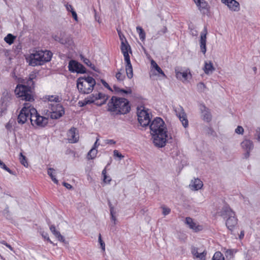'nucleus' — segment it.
<instances>
[{
  "label": "nucleus",
  "mask_w": 260,
  "mask_h": 260,
  "mask_svg": "<svg viewBox=\"0 0 260 260\" xmlns=\"http://www.w3.org/2000/svg\"><path fill=\"white\" fill-rule=\"evenodd\" d=\"M151 133L153 135V143L158 147H163L166 142L172 140L171 136H169L165 122L160 117L155 118L149 125Z\"/></svg>",
  "instance_id": "1"
},
{
  "label": "nucleus",
  "mask_w": 260,
  "mask_h": 260,
  "mask_svg": "<svg viewBox=\"0 0 260 260\" xmlns=\"http://www.w3.org/2000/svg\"><path fill=\"white\" fill-rule=\"evenodd\" d=\"M107 110L116 114H126L131 110L129 102L125 98L113 96L108 103Z\"/></svg>",
  "instance_id": "2"
},
{
  "label": "nucleus",
  "mask_w": 260,
  "mask_h": 260,
  "mask_svg": "<svg viewBox=\"0 0 260 260\" xmlns=\"http://www.w3.org/2000/svg\"><path fill=\"white\" fill-rule=\"evenodd\" d=\"M52 53L48 50H40L30 54L26 57V61L29 65L32 67L41 66L49 61L52 58Z\"/></svg>",
  "instance_id": "3"
},
{
  "label": "nucleus",
  "mask_w": 260,
  "mask_h": 260,
  "mask_svg": "<svg viewBox=\"0 0 260 260\" xmlns=\"http://www.w3.org/2000/svg\"><path fill=\"white\" fill-rule=\"evenodd\" d=\"M96 84L95 79L91 76L80 77L77 80V87L82 94L90 93Z\"/></svg>",
  "instance_id": "4"
},
{
  "label": "nucleus",
  "mask_w": 260,
  "mask_h": 260,
  "mask_svg": "<svg viewBox=\"0 0 260 260\" xmlns=\"http://www.w3.org/2000/svg\"><path fill=\"white\" fill-rule=\"evenodd\" d=\"M220 215L225 220V225L232 233L238 224L235 212L229 206H225L220 212Z\"/></svg>",
  "instance_id": "5"
},
{
  "label": "nucleus",
  "mask_w": 260,
  "mask_h": 260,
  "mask_svg": "<svg viewBox=\"0 0 260 260\" xmlns=\"http://www.w3.org/2000/svg\"><path fill=\"white\" fill-rule=\"evenodd\" d=\"M15 93L18 97L21 98L23 100L28 102L34 101L32 94V88L28 85H17L15 89Z\"/></svg>",
  "instance_id": "6"
},
{
  "label": "nucleus",
  "mask_w": 260,
  "mask_h": 260,
  "mask_svg": "<svg viewBox=\"0 0 260 260\" xmlns=\"http://www.w3.org/2000/svg\"><path fill=\"white\" fill-rule=\"evenodd\" d=\"M46 111V115L52 119H57L64 114V108L60 104H48V109L45 110L44 112Z\"/></svg>",
  "instance_id": "7"
},
{
  "label": "nucleus",
  "mask_w": 260,
  "mask_h": 260,
  "mask_svg": "<svg viewBox=\"0 0 260 260\" xmlns=\"http://www.w3.org/2000/svg\"><path fill=\"white\" fill-rule=\"evenodd\" d=\"M148 109H146L144 107L137 108L138 119L140 125L143 127H146L149 125L151 119Z\"/></svg>",
  "instance_id": "8"
},
{
  "label": "nucleus",
  "mask_w": 260,
  "mask_h": 260,
  "mask_svg": "<svg viewBox=\"0 0 260 260\" xmlns=\"http://www.w3.org/2000/svg\"><path fill=\"white\" fill-rule=\"evenodd\" d=\"M68 69L72 73L84 74L86 73L85 68L80 63L75 60H71L69 61Z\"/></svg>",
  "instance_id": "9"
},
{
  "label": "nucleus",
  "mask_w": 260,
  "mask_h": 260,
  "mask_svg": "<svg viewBox=\"0 0 260 260\" xmlns=\"http://www.w3.org/2000/svg\"><path fill=\"white\" fill-rule=\"evenodd\" d=\"M177 116L179 118L184 127H187L188 125V121L187 119V116L185 114L183 107L181 106H178L174 107Z\"/></svg>",
  "instance_id": "10"
},
{
  "label": "nucleus",
  "mask_w": 260,
  "mask_h": 260,
  "mask_svg": "<svg viewBox=\"0 0 260 260\" xmlns=\"http://www.w3.org/2000/svg\"><path fill=\"white\" fill-rule=\"evenodd\" d=\"M28 104H26L24 107L21 110L19 114L17 117V122L19 124H24L29 116V107H27Z\"/></svg>",
  "instance_id": "11"
},
{
  "label": "nucleus",
  "mask_w": 260,
  "mask_h": 260,
  "mask_svg": "<svg viewBox=\"0 0 260 260\" xmlns=\"http://www.w3.org/2000/svg\"><path fill=\"white\" fill-rule=\"evenodd\" d=\"M208 34L207 26H204L203 30L201 33L200 39V47L201 51L205 54L206 52L207 35Z\"/></svg>",
  "instance_id": "12"
},
{
  "label": "nucleus",
  "mask_w": 260,
  "mask_h": 260,
  "mask_svg": "<svg viewBox=\"0 0 260 260\" xmlns=\"http://www.w3.org/2000/svg\"><path fill=\"white\" fill-rule=\"evenodd\" d=\"M200 110L203 119L206 122H210L212 119V115L210 110L203 104L200 105Z\"/></svg>",
  "instance_id": "13"
},
{
  "label": "nucleus",
  "mask_w": 260,
  "mask_h": 260,
  "mask_svg": "<svg viewBox=\"0 0 260 260\" xmlns=\"http://www.w3.org/2000/svg\"><path fill=\"white\" fill-rule=\"evenodd\" d=\"M68 140L70 143H74L78 141L79 134L76 128L72 127L68 132Z\"/></svg>",
  "instance_id": "14"
},
{
  "label": "nucleus",
  "mask_w": 260,
  "mask_h": 260,
  "mask_svg": "<svg viewBox=\"0 0 260 260\" xmlns=\"http://www.w3.org/2000/svg\"><path fill=\"white\" fill-rule=\"evenodd\" d=\"M223 4L227 5L228 8L233 11H239L240 10V4L235 0H221Z\"/></svg>",
  "instance_id": "15"
},
{
  "label": "nucleus",
  "mask_w": 260,
  "mask_h": 260,
  "mask_svg": "<svg viewBox=\"0 0 260 260\" xmlns=\"http://www.w3.org/2000/svg\"><path fill=\"white\" fill-rule=\"evenodd\" d=\"M194 3L201 13L205 14L208 12L209 8V5L205 1L196 0Z\"/></svg>",
  "instance_id": "16"
},
{
  "label": "nucleus",
  "mask_w": 260,
  "mask_h": 260,
  "mask_svg": "<svg viewBox=\"0 0 260 260\" xmlns=\"http://www.w3.org/2000/svg\"><path fill=\"white\" fill-rule=\"evenodd\" d=\"M175 73L176 78L179 80H182L183 82L187 80L188 73L191 76L189 70H186L185 72H182L179 70V68H176L175 69Z\"/></svg>",
  "instance_id": "17"
},
{
  "label": "nucleus",
  "mask_w": 260,
  "mask_h": 260,
  "mask_svg": "<svg viewBox=\"0 0 260 260\" xmlns=\"http://www.w3.org/2000/svg\"><path fill=\"white\" fill-rule=\"evenodd\" d=\"M185 223L187 224L189 228L193 230L196 232L199 231L201 230V226L193 222L192 219L189 217H187L185 218Z\"/></svg>",
  "instance_id": "18"
},
{
  "label": "nucleus",
  "mask_w": 260,
  "mask_h": 260,
  "mask_svg": "<svg viewBox=\"0 0 260 260\" xmlns=\"http://www.w3.org/2000/svg\"><path fill=\"white\" fill-rule=\"evenodd\" d=\"M242 148L245 151H251L253 148V144L252 141L248 139H245L241 143Z\"/></svg>",
  "instance_id": "19"
},
{
  "label": "nucleus",
  "mask_w": 260,
  "mask_h": 260,
  "mask_svg": "<svg viewBox=\"0 0 260 260\" xmlns=\"http://www.w3.org/2000/svg\"><path fill=\"white\" fill-rule=\"evenodd\" d=\"M35 124L37 126L40 127H44L48 123V118L44 116H39L35 120Z\"/></svg>",
  "instance_id": "20"
},
{
  "label": "nucleus",
  "mask_w": 260,
  "mask_h": 260,
  "mask_svg": "<svg viewBox=\"0 0 260 260\" xmlns=\"http://www.w3.org/2000/svg\"><path fill=\"white\" fill-rule=\"evenodd\" d=\"M215 70V68L214 67L213 63L211 61L205 62L203 70L206 74H211Z\"/></svg>",
  "instance_id": "21"
},
{
  "label": "nucleus",
  "mask_w": 260,
  "mask_h": 260,
  "mask_svg": "<svg viewBox=\"0 0 260 260\" xmlns=\"http://www.w3.org/2000/svg\"><path fill=\"white\" fill-rule=\"evenodd\" d=\"M50 230L51 231L52 233L54 235V236L58 239V241L62 242H65V239L63 236L60 234L59 231L56 230L54 225H51L50 226Z\"/></svg>",
  "instance_id": "22"
},
{
  "label": "nucleus",
  "mask_w": 260,
  "mask_h": 260,
  "mask_svg": "<svg viewBox=\"0 0 260 260\" xmlns=\"http://www.w3.org/2000/svg\"><path fill=\"white\" fill-rule=\"evenodd\" d=\"M203 185L202 181L199 178L192 180L189 186L196 190L201 189Z\"/></svg>",
  "instance_id": "23"
},
{
  "label": "nucleus",
  "mask_w": 260,
  "mask_h": 260,
  "mask_svg": "<svg viewBox=\"0 0 260 260\" xmlns=\"http://www.w3.org/2000/svg\"><path fill=\"white\" fill-rule=\"evenodd\" d=\"M191 254L196 258H198L200 259H204L205 257V255L206 254V253L204 252H198V249L197 248L192 246L191 247Z\"/></svg>",
  "instance_id": "24"
},
{
  "label": "nucleus",
  "mask_w": 260,
  "mask_h": 260,
  "mask_svg": "<svg viewBox=\"0 0 260 260\" xmlns=\"http://www.w3.org/2000/svg\"><path fill=\"white\" fill-rule=\"evenodd\" d=\"M29 116L28 118L30 119L31 123L32 125H34L35 124V120L39 116V114L38 113L37 110L34 108L29 107Z\"/></svg>",
  "instance_id": "25"
},
{
  "label": "nucleus",
  "mask_w": 260,
  "mask_h": 260,
  "mask_svg": "<svg viewBox=\"0 0 260 260\" xmlns=\"http://www.w3.org/2000/svg\"><path fill=\"white\" fill-rule=\"evenodd\" d=\"M120 49L123 54H124L125 53H128V50L130 53H132L131 46L127 43V41H126L125 42L124 41H122V42L121 43Z\"/></svg>",
  "instance_id": "26"
},
{
  "label": "nucleus",
  "mask_w": 260,
  "mask_h": 260,
  "mask_svg": "<svg viewBox=\"0 0 260 260\" xmlns=\"http://www.w3.org/2000/svg\"><path fill=\"white\" fill-rule=\"evenodd\" d=\"M44 99L48 100V101L55 102L56 103H59L61 101V98H59V96L54 95H45Z\"/></svg>",
  "instance_id": "27"
},
{
  "label": "nucleus",
  "mask_w": 260,
  "mask_h": 260,
  "mask_svg": "<svg viewBox=\"0 0 260 260\" xmlns=\"http://www.w3.org/2000/svg\"><path fill=\"white\" fill-rule=\"evenodd\" d=\"M60 44L66 45V46H71L73 41L71 38L69 36L65 37L64 35H62L61 38Z\"/></svg>",
  "instance_id": "28"
},
{
  "label": "nucleus",
  "mask_w": 260,
  "mask_h": 260,
  "mask_svg": "<svg viewBox=\"0 0 260 260\" xmlns=\"http://www.w3.org/2000/svg\"><path fill=\"white\" fill-rule=\"evenodd\" d=\"M151 65L159 74L161 75L164 77H166V76L164 72L162 71L161 68L157 65L156 62L153 59L151 60Z\"/></svg>",
  "instance_id": "29"
},
{
  "label": "nucleus",
  "mask_w": 260,
  "mask_h": 260,
  "mask_svg": "<svg viewBox=\"0 0 260 260\" xmlns=\"http://www.w3.org/2000/svg\"><path fill=\"white\" fill-rule=\"evenodd\" d=\"M137 31L139 34L140 40L144 41L145 40L146 34L142 27L138 26L136 27Z\"/></svg>",
  "instance_id": "30"
},
{
  "label": "nucleus",
  "mask_w": 260,
  "mask_h": 260,
  "mask_svg": "<svg viewBox=\"0 0 260 260\" xmlns=\"http://www.w3.org/2000/svg\"><path fill=\"white\" fill-rule=\"evenodd\" d=\"M98 150L95 147H92L87 154V158L88 159H92L94 158L97 154Z\"/></svg>",
  "instance_id": "31"
},
{
  "label": "nucleus",
  "mask_w": 260,
  "mask_h": 260,
  "mask_svg": "<svg viewBox=\"0 0 260 260\" xmlns=\"http://www.w3.org/2000/svg\"><path fill=\"white\" fill-rule=\"evenodd\" d=\"M96 95V100H103V101L101 102V104L96 103V105H102L105 103L107 98L106 97V95L104 93L99 92L98 93L95 94Z\"/></svg>",
  "instance_id": "32"
},
{
  "label": "nucleus",
  "mask_w": 260,
  "mask_h": 260,
  "mask_svg": "<svg viewBox=\"0 0 260 260\" xmlns=\"http://www.w3.org/2000/svg\"><path fill=\"white\" fill-rule=\"evenodd\" d=\"M16 39V37L13 36L11 34H9L7 35L6 37H5L4 40L5 41L8 43L9 45H11L13 43L14 40Z\"/></svg>",
  "instance_id": "33"
},
{
  "label": "nucleus",
  "mask_w": 260,
  "mask_h": 260,
  "mask_svg": "<svg viewBox=\"0 0 260 260\" xmlns=\"http://www.w3.org/2000/svg\"><path fill=\"white\" fill-rule=\"evenodd\" d=\"M53 171H54V169L49 168L48 170V174L51 177L52 180L54 182V183L57 184L58 183V181L56 179V178L54 177V176L53 175Z\"/></svg>",
  "instance_id": "34"
},
{
  "label": "nucleus",
  "mask_w": 260,
  "mask_h": 260,
  "mask_svg": "<svg viewBox=\"0 0 260 260\" xmlns=\"http://www.w3.org/2000/svg\"><path fill=\"white\" fill-rule=\"evenodd\" d=\"M213 260H224L223 254L220 251L216 252L212 258Z\"/></svg>",
  "instance_id": "35"
},
{
  "label": "nucleus",
  "mask_w": 260,
  "mask_h": 260,
  "mask_svg": "<svg viewBox=\"0 0 260 260\" xmlns=\"http://www.w3.org/2000/svg\"><path fill=\"white\" fill-rule=\"evenodd\" d=\"M19 159L21 164L23 165L25 167H27L28 162L26 160V157L23 155L22 153H20L19 155Z\"/></svg>",
  "instance_id": "36"
},
{
  "label": "nucleus",
  "mask_w": 260,
  "mask_h": 260,
  "mask_svg": "<svg viewBox=\"0 0 260 260\" xmlns=\"http://www.w3.org/2000/svg\"><path fill=\"white\" fill-rule=\"evenodd\" d=\"M206 88V86L205 84L202 82H199L197 84V89L199 92H203L205 91V89Z\"/></svg>",
  "instance_id": "37"
},
{
  "label": "nucleus",
  "mask_w": 260,
  "mask_h": 260,
  "mask_svg": "<svg viewBox=\"0 0 260 260\" xmlns=\"http://www.w3.org/2000/svg\"><path fill=\"white\" fill-rule=\"evenodd\" d=\"M126 73L129 79H132L133 77V67L125 68Z\"/></svg>",
  "instance_id": "38"
},
{
  "label": "nucleus",
  "mask_w": 260,
  "mask_h": 260,
  "mask_svg": "<svg viewBox=\"0 0 260 260\" xmlns=\"http://www.w3.org/2000/svg\"><path fill=\"white\" fill-rule=\"evenodd\" d=\"M0 167L2 169H3L4 170H6L8 172H9L10 174H13V173L12 171H11L8 167H7L6 165L0 160Z\"/></svg>",
  "instance_id": "39"
},
{
  "label": "nucleus",
  "mask_w": 260,
  "mask_h": 260,
  "mask_svg": "<svg viewBox=\"0 0 260 260\" xmlns=\"http://www.w3.org/2000/svg\"><path fill=\"white\" fill-rule=\"evenodd\" d=\"M86 101H89V102H91L90 104L93 103L95 101H96V95L95 94H92L86 98Z\"/></svg>",
  "instance_id": "40"
},
{
  "label": "nucleus",
  "mask_w": 260,
  "mask_h": 260,
  "mask_svg": "<svg viewBox=\"0 0 260 260\" xmlns=\"http://www.w3.org/2000/svg\"><path fill=\"white\" fill-rule=\"evenodd\" d=\"M116 78L118 81H123L125 78V76L123 75L121 72H118L116 74Z\"/></svg>",
  "instance_id": "41"
},
{
  "label": "nucleus",
  "mask_w": 260,
  "mask_h": 260,
  "mask_svg": "<svg viewBox=\"0 0 260 260\" xmlns=\"http://www.w3.org/2000/svg\"><path fill=\"white\" fill-rule=\"evenodd\" d=\"M113 155L114 157H117L119 160H121L124 158V156L122 155L118 150H115L113 151Z\"/></svg>",
  "instance_id": "42"
},
{
  "label": "nucleus",
  "mask_w": 260,
  "mask_h": 260,
  "mask_svg": "<svg viewBox=\"0 0 260 260\" xmlns=\"http://www.w3.org/2000/svg\"><path fill=\"white\" fill-rule=\"evenodd\" d=\"M83 62L84 63H85L87 66L90 67L91 69H92L93 70L96 71L94 69V66L93 65L90 61L87 59V58H84L83 59Z\"/></svg>",
  "instance_id": "43"
},
{
  "label": "nucleus",
  "mask_w": 260,
  "mask_h": 260,
  "mask_svg": "<svg viewBox=\"0 0 260 260\" xmlns=\"http://www.w3.org/2000/svg\"><path fill=\"white\" fill-rule=\"evenodd\" d=\"M235 133L238 134L242 135L244 133V128L241 126H238L235 129Z\"/></svg>",
  "instance_id": "44"
},
{
  "label": "nucleus",
  "mask_w": 260,
  "mask_h": 260,
  "mask_svg": "<svg viewBox=\"0 0 260 260\" xmlns=\"http://www.w3.org/2000/svg\"><path fill=\"white\" fill-rule=\"evenodd\" d=\"M99 241L102 249L104 251L105 250V244L104 242L102 240L101 234H100L99 236Z\"/></svg>",
  "instance_id": "45"
},
{
  "label": "nucleus",
  "mask_w": 260,
  "mask_h": 260,
  "mask_svg": "<svg viewBox=\"0 0 260 260\" xmlns=\"http://www.w3.org/2000/svg\"><path fill=\"white\" fill-rule=\"evenodd\" d=\"M162 214L164 215H168L171 212V209L169 208H167L165 207H162Z\"/></svg>",
  "instance_id": "46"
},
{
  "label": "nucleus",
  "mask_w": 260,
  "mask_h": 260,
  "mask_svg": "<svg viewBox=\"0 0 260 260\" xmlns=\"http://www.w3.org/2000/svg\"><path fill=\"white\" fill-rule=\"evenodd\" d=\"M225 255L226 257H232L233 255V250L232 249H228L226 250L225 252Z\"/></svg>",
  "instance_id": "47"
},
{
  "label": "nucleus",
  "mask_w": 260,
  "mask_h": 260,
  "mask_svg": "<svg viewBox=\"0 0 260 260\" xmlns=\"http://www.w3.org/2000/svg\"><path fill=\"white\" fill-rule=\"evenodd\" d=\"M240 198L243 200L244 203L245 204H246V205H250L251 204L248 198L245 197L243 195H241Z\"/></svg>",
  "instance_id": "48"
},
{
  "label": "nucleus",
  "mask_w": 260,
  "mask_h": 260,
  "mask_svg": "<svg viewBox=\"0 0 260 260\" xmlns=\"http://www.w3.org/2000/svg\"><path fill=\"white\" fill-rule=\"evenodd\" d=\"M102 175H103V177H104V181L105 183H110L111 179H108V180H106V169H104L103 170Z\"/></svg>",
  "instance_id": "49"
},
{
  "label": "nucleus",
  "mask_w": 260,
  "mask_h": 260,
  "mask_svg": "<svg viewBox=\"0 0 260 260\" xmlns=\"http://www.w3.org/2000/svg\"><path fill=\"white\" fill-rule=\"evenodd\" d=\"M118 34L119 37V39L121 41V43L122 42V41H124L125 42L127 41L126 38H125L124 36L121 33L120 31L117 30Z\"/></svg>",
  "instance_id": "50"
},
{
  "label": "nucleus",
  "mask_w": 260,
  "mask_h": 260,
  "mask_svg": "<svg viewBox=\"0 0 260 260\" xmlns=\"http://www.w3.org/2000/svg\"><path fill=\"white\" fill-rule=\"evenodd\" d=\"M90 102H89V101H86V99H84L83 101H79V104L81 107H83L86 105L90 104Z\"/></svg>",
  "instance_id": "51"
},
{
  "label": "nucleus",
  "mask_w": 260,
  "mask_h": 260,
  "mask_svg": "<svg viewBox=\"0 0 260 260\" xmlns=\"http://www.w3.org/2000/svg\"><path fill=\"white\" fill-rule=\"evenodd\" d=\"M115 214V212L114 211L110 212L111 219L112 221L114 222V224H116V217L114 215Z\"/></svg>",
  "instance_id": "52"
},
{
  "label": "nucleus",
  "mask_w": 260,
  "mask_h": 260,
  "mask_svg": "<svg viewBox=\"0 0 260 260\" xmlns=\"http://www.w3.org/2000/svg\"><path fill=\"white\" fill-rule=\"evenodd\" d=\"M167 28L166 26H164L161 29L158 31V34L162 35L167 32Z\"/></svg>",
  "instance_id": "53"
},
{
  "label": "nucleus",
  "mask_w": 260,
  "mask_h": 260,
  "mask_svg": "<svg viewBox=\"0 0 260 260\" xmlns=\"http://www.w3.org/2000/svg\"><path fill=\"white\" fill-rule=\"evenodd\" d=\"M120 92L122 93L125 94H131L132 92V89L130 88H128L127 90H125L124 89H121L120 90Z\"/></svg>",
  "instance_id": "54"
},
{
  "label": "nucleus",
  "mask_w": 260,
  "mask_h": 260,
  "mask_svg": "<svg viewBox=\"0 0 260 260\" xmlns=\"http://www.w3.org/2000/svg\"><path fill=\"white\" fill-rule=\"evenodd\" d=\"M123 56H124V60L126 63L131 61L130 57L128 54V53H125V54H123Z\"/></svg>",
  "instance_id": "55"
},
{
  "label": "nucleus",
  "mask_w": 260,
  "mask_h": 260,
  "mask_svg": "<svg viewBox=\"0 0 260 260\" xmlns=\"http://www.w3.org/2000/svg\"><path fill=\"white\" fill-rule=\"evenodd\" d=\"M65 6L68 11H70L72 12V11H74L72 5L67 4L65 5Z\"/></svg>",
  "instance_id": "56"
},
{
  "label": "nucleus",
  "mask_w": 260,
  "mask_h": 260,
  "mask_svg": "<svg viewBox=\"0 0 260 260\" xmlns=\"http://www.w3.org/2000/svg\"><path fill=\"white\" fill-rule=\"evenodd\" d=\"M43 237L45 239H46L48 241H49L50 243H53L50 240V239H49V236H48V234L47 233H42V234Z\"/></svg>",
  "instance_id": "57"
},
{
  "label": "nucleus",
  "mask_w": 260,
  "mask_h": 260,
  "mask_svg": "<svg viewBox=\"0 0 260 260\" xmlns=\"http://www.w3.org/2000/svg\"><path fill=\"white\" fill-rule=\"evenodd\" d=\"M71 13H72V16H73V18L74 19V20L76 21H77L78 17H77V14L76 12L75 11H72Z\"/></svg>",
  "instance_id": "58"
},
{
  "label": "nucleus",
  "mask_w": 260,
  "mask_h": 260,
  "mask_svg": "<svg viewBox=\"0 0 260 260\" xmlns=\"http://www.w3.org/2000/svg\"><path fill=\"white\" fill-rule=\"evenodd\" d=\"M106 141V143L107 144H115L116 143V142L112 139H108Z\"/></svg>",
  "instance_id": "59"
},
{
  "label": "nucleus",
  "mask_w": 260,
  "mask_h": 260,
  "mask_svg": "<svg viewBox=\"0 0 260 260\" xmlns=\"http://www.w3.org/2000/svg\"><path fill=\"white\" fill-rule=\"evenodd\" d=\"M61 36H62V34L60 35V36H55L53 38L56 41H57L58 42H59L60 43V42H61Z\"/></svg>",
  "instance_id": "60"
},
{
  "label": "nucleus",
  "mask_w": 260,
  "mask_h": 260,
  "mask_svg": "<svg viewBox=\"0 0 260 260\" xmlns=\"http://www.w3.org/2000/svg\"><path fill=\"white\" fill-rule=\"evenodd\" d=\"M63 185L68 189H71L72 188V186L68 183L63 182Z\"/></svg>",
  "instance_id": "61"
},
{
  "label": "nucleus",
  "mask_w": 260,
  "mask_h": 260,
  "mask_svg": "<svg viewBox=\"0 0 260 260\" xmlns=\"http://www.w3.org/2000/svg\"><path fill=\"white\" fill-rule=\"evenodd\" d=\"M113 89L114 91L117 93L120 92V90L121 89L115 85L113 86Z\"/></svg>",
  "instance_id": "62"
},
{
  "label": "nucleus",
  "mask_w": 260,
  "mask_h": 260,
  "mask_svg": "<svg viewBox=\"0 0 260 260\" xmlns=\"http://www.w3.org/2000/svg\"><path fill=\"white\" fill-rule=\"evenodd\" d=\"M108 204L109 207L110 208V212L114 211V207L109 200L108 201Z\"/></svg>",
  "instance_id": "63"
},
{
  "label": "nucleus",
  "mask_w": 260,
  "mask_h": 260,
  "mask_svg": "<svg viewBox=\"0 0 260 260\" xmlns=\"http://www.w3.org/2000/svg\"><path fill=\"white\" fill-rule=\"evenodd\" d=\"M250 151H246V152L244 154V157L245 158H248L250 155Z\"/></svg>",
  "instance_id": "64"
}]
</instances>
